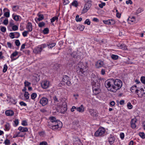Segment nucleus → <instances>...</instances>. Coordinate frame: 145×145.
<instances>
[{
	"label": "nucleus",
	"instance_id": "1",
	"mask_svg": "<svg viewBox=\"0 0 145 145\" xmlns=\"http://www.w3.org/2000/svg\"><path fill=\"white\" fill-rule=\"evenodd\" d=\"M76 69L77 73L82 76H84L86 74L88 68L85 64L80 62L76 66Z\"/></svg>",
	"mask_w": 145,
	"mask_h": 145
},
{
	"label": "nucleus",
	"instance_id": "2",
	"mask_svg": "<svg viewBox=\"0 0 145 145\" xmlns=\"http://www.w3.org/2000/svg\"><path fill=\"white\" fill-rule=\"evenodd\" d=\"M114 83V79H108L105 81V86L108 90L115 92Z\"/></svg>",
	"mask_w": 145,
	"mask_h": 145
},
{
	"label": "nucleus",
	"instance_id": "3",
	"mask_svg": "<svg viewBox=\"0 0 145 145\" xmlns=\"http://www.w3.org/2000/svg\"><path fill=\"white\" fill-rule=\"evenodd\" d=\"M62 126V123L59 120L50 126V127L54 130H59L61 129Z\"/></svg>",
	"mask_w": 145,
	"mask_h": 145
},
{
	"label": "nucleus",
	"instance_id": "4",
	"mask_svg": "<svg viewBox=\"0 0 145 145\" xmlns=\"http://www.w3.org/2000/svg\"><path fill=\"white\" fill-rule=\"evenodd\" d=\"M53 99L56 105H57L59 106H61L62 108L63 107L65 111L67 110V105L65 102H60L59 103V101L58 100L56 96H54L53 97Z\"/></svg>",
	"mask_w": 145,
	"mask_h": 145
},
{
	"label": "nucleus",
	"instance_id": "5",
	"mask_svg": "<svg viewBox=\"0 0 145 145\" xmlns=\"http://www.w3.org/2000/svg\"><path fill=\"white\" fill-rule=\"evenodd\" d=\"M114 81L115 92L117 90H118L121 88L122 85V82L121 80L118 79H116L115 80H114Z\"/></svg>",
	"mask_w": 145,
	"mask_h": 145
},
{
	"label": "nucleus",
	"instance_id": "6",
	"mask_svg": "<svg viewBox=\"0 0 145 145\" xmlns=\"http://www.w3.org/2000/svg\"><path fill=\"white\" fill-rule=\"evenodd\" d=\"M61 84L63 85H65L66 84L68 86H71V83L70 81V78L69 77L66 75L64 76L62 80Z\"/></svg>",
	"mask_w": 145,
	"mask_h": 145
},
{
	"label": "nucleus",
	"instance_id": "7",
	"mask_svg": "<svg viewBox=\"0 0 145 145\" xmlns=\"http://www.w3.org/2000/svg\"><path fill=\"white\" fill-rule=\"evenodd\" d=\"M105 129L104 128H99L98 130L95 132L94 136L96 137L101 136L105 133Z\"/></svg>",
	"mask_w": 145,
	"mask_h": 145
},
{
	"label": "nucleus",
	"instance_id": "8",
	"mask_svg": "<svg viewBox=\"0 0 145 145\" xmlns=\"http://www.w3.org/2000/svg\"><path fill=\"white\" fill-rule=\"evenodd\" d=\"M41 84L42 88L44 89H47L51 85V82L47 80L43 81Z\"/></svg>",
	"mask_w": 145,
	"mask_h": 145
},
{
	"label": "nucleus",
	"instance_id": "9",
	"mask_svg": "<svg viewBox=\"0 0 145 145\" xmlns=\"http://www.w3.org/2000/svg\"><path fill=\"white\" fill-rule=\"evenodd\" d=\"M136 94L138 95L139 97L141 98L143 97H144L145 96V90L143 88H139V89Z\"/></svg>",
	"mask_w": 145,
	"mask_h": 145
},
{
	"label": "nucleus",
	"instance_id": "10",
	"mask_svg": "<svg viewBox=\"0 0 145 145\" xmlns=\"http://www.w3.org/2000/svg\"><path fill=\"white\" fill-rule=\"evenodd\" d=\"M95 85L93 86L92 89L93 92L96 94L100 91V84L98 83H95Z\"/></svg>",
	"mask_w": 145,
	"mask_h": 145
},
{
	"label": "nucleus",
	"instance_id": "11",
	"mask_svg": "<svg viewBox=\"0 0 145 145\" xmlns=\"http://www.w3.org/2000/svg\"><path fill=\"white\" fill-rule=\"evenodd\" d=\"M82 53L77 50L76 52H74L72 53L71 55L73 57L76 58H80L82 55Z\"/></svg>",
	"mask_w": 145,
	"mask_h": 145
},
{
	"label": "nucleus",
	"instance_id": "12",
	"mask_svg": "<svg viewBox=\"0 0 145 145\" xmlns=\"http://www.w3.org/2000/svg\"><path fill=\"white\" fill-rule=\"evenodd\" d=\"M91 3H86L84 5L83 10L82 13H84L87 12L91 7Z\"/></svg>",
	"mask_w": 145,
	"mask_h": 145
},
{
	"label": "nucleus",
	"instance_id": "13",
	"mask_svg": "<svg viewBox=\"0 0 145 145\" xmlns=\"http://www.w3.org/2000/svg\"><path fill=\"white\" fill-rule=\"evenodd\" d=\"M88 111L90 115L93 117H95L98 116V113L96 110L93 109H89Z\"/></svg>",
	"mask_w": 145,
	"mask_h": 145
},
{
	"label": "nucleus",
	"instance_id": "14",
	"mask_svg": "<svg viewBox=\"0 0 145 145\" xmlns=\"http://www.w3.org/2000/svg\"><path fill=\"white\" fill-rule=\"evenodd\" d=\"M103 22L105 24L108 25H114L115 23V21L113 19L103 20Z\"/></svg>",
	"mask_w": 145,
	"mask_h": 145
},
{
	"label": "nucleus",
	"instance_id": "15",
	"mask_svg": "<svg viewBox=\"0 0 145 145\" xmlns=\"http://www.w3.org/2000/svg\"><path fill=\"white\" fill-rule=\"evenodd\" d=\"M48 100L45 97H43L40 100V103L43 106H44L48 103Z\"/></svg>",
	"mask_w": 145,
	"mask_h": 145
},
{
	"label": "nucleus",
	"instance_id": "16",
	"mask_svg": "<svg viewBox=\"0 0 145 145\" xmlns=\"http://www.w3.org/2000/svg\"><path fill=\"white\" fill-rule=\"evenodd\" d=\"M115 138L113 135L111 134L108 137V141L111 145L114 142Z\"/></svg>",
	"mask_w": 145,
	"mask_h": 145
},
{
	"label": "nucleus",
	"instance_id": "17",
	"mask_svg": "<svg viewBox=\"0 0 145 145\" xmlns=\"http://www.w3.org/2000/svg\"><path fill=\"white\" fill-rule=\"evenodd\" d=\"M139 88L138 86L134 85L131 88L130 90L132 93L136 94L139 89Z\"/></svg>",
	"mask_w": 145,
	"mask_h": 145
},
{
	"label": "nucleus",
	"instance_id": "18",
	"mask_svg": "<svg viewBox=\"0 0 145 145\" xmlns=\"http://www.w3.org/2000/svg\"><path fill=\"white\" fill-rule=\"evenodd\" d=\"M50 121L49 123V126L55 122H56L58 120H56L55 117H51L50 118Z\"/></svg>",
	"mask_w": 145,
	"mask_h": 145
},
{
	"label": "nucleus",
	"instance_id": "19",
	"mask_svg": "<svg viewBox=\"0 0 145 145\" xmlns=\"http://www.w3.org/2000/svg\"><path fill=\"white\" fill-rule=\"evenodd\" d=\"M7 101H10L14 104H15L17 102L16 100L15 99L12 97L10 96L7 97Z\"/></svg>",
	"mask_w": 145,
	"mask_h": 145
},
{
	"label": "nucleus",
	"instance_id": "20",
	"mask_svg": "<svg viewBox=\"0 0 145 145\" xmlns=\"http://www.w3.org/2000/svg\"><path fill=\"white\" fill-rule=\"evenodd\" d=\"M137 120L136 118H134L132 119L131 123V127L133 129L135 128L136 126L135 124V123L137 122Z\"/></svg>",
	"mask_w": 145,
	"mask_h": 145
},
{
	"label": "nucleus",
	"instance_id": "21",
	"mask_svg": "<svg viewBox=\"0 0 145 145\" xmlns=\"http://www.w3.org/2000/svg\"><path fill=\"white\" fill-rule=\"evenodd\" d=\"M104 65L103 61L101 60H98L97 61L95 64L96 67L97 68H99L103 67Z\"/></svg>",
	"mask_w": 145,
	"mask_h": 145
},
{
	"label": "nucleus",
	"instance_id": "22",
	"mask_svg": "<svg viewBox=\"0 0 145 145\" xmlns=\"http://www.w3.org/2000/svg\"><path fill=\"white\" fill-rule=\"evenodd\" d=\"M76 110L77 111L82 113L85 110V108L83 105H81L80 106L76 108Z\"/></svg>",
	"mask_w": 145,
	"mask_h": 145
},
{
	"label": "nucleus",
	"instance_id": "23",
	"mask_svg": "<svg viewBox=\"0 0 145 145\" xmlns=\"http://www.w3.org/2000/svg\"><path fill=\"white\" fill-rule=\"evenodd\" d=\"M91 77L92 78V80L93 81L94 83H97V80L99 79L97 76L95 75L94 74H92L91 75Z\"/></svg>",
	"mask_w": 145,
	"mask_h": 145
},
{
	"label": "nucleus",
	"instance_id": "24",
	"mask_svg": "<svg viewBox=\"0 0 145 145\" xmlns=\"http://www.w3.org/2000/svg\"><path fill=\"white\" fill-rule=\"evenodd\" d=\"M18 130L20 132L25 133L28 131V129L27 127H23L22 126L19 127L18 128Z\"/></svg>",
	"mask_w": 145,
	"mask_h": 145
},
{
	"label": "nucleus",
	"instance_id": "25",
	"mask_svg": "<svg viewBox=\"0 0 145 145\" xmlns=\"http://www.w3.org/2000/svg\"><path fill=\"white\" fill-rule=\"evenodd\" d=\"M5 114L7 116H12L14 114V113L12 110H8L5 111Z\"/></svg>",
	"mask_w": 145,
	"mask_h": 145
},
{
	"label": "nucleus",
	"instance_id": "26",
	"mask_svg": "<svg viewBox=\"0 0 145 145\" xmlns=\"http://www.w3.org/2000/svg\"><path fill=\"white\" fill-rule=\"evenodd\" d=\"M41 51V49H40L39 46L35 48L33 50V52L36 54L40 53Z\"/></svg>",
	"mask_w": 145,
	"mask_h": 145
},
{
	"label": "nucleus",
	"instance_id": "27",
	"mask_svg": "<svg viewBox=\"0 0 145 145\" xmlns=\"http://www.w3.org/2000/svg\"><path fill=\"white\" fill-rule=\"evenodd\" d=\"M18 52L17 51H15L10 56V57L11 59V61H14L16 59L14 57L16 56L18 54Z\"/></svg>",
	"mask_w": 145,
	"mask_h": 145
},
{
	"label": "nucleus",
	"instance_id": "28",
	"mask_svg": "<svg viewBox=\"0 0 145 145\" xmlns=\"http://www.w3.org/2000/svg\"><path fill=\"white\" fill-rule=\"evenodd\" d=\"M26 28L29 31H31L32 30V26L31 23L29 22L27 23Z\"/></svg>",
	"mask_w": 145,
	"mask_h": 145
},
{
	"label": "nucleus",
	"instance_id": "29",
	"mask_svg": "<svg viewBox=\"0 0 145 145\" xmlns=\"http://www.w3.org/2000/svg\"><path fill=\"white\" fill-rule=\"evenodd\" d=\"M29 94L28 92H25L24 93V96L25 100H28L29 98Z\"/></svg>",
	"mask_w": 145,
	"mask_h": 145
},
{
	"label": "nucleus",
	"instance_id": "30",
	"mask_svg": "<svg viewBox=\"0 0 145 145\" xmlns=\"http://www.w3.org/2000/svg\"><path fill=\"white\" fill-rule=\"evenodd\" d=\"M37 16H38V18H37V19L39 21L42 20L44 18V17L43 15L40 14V13L38 14ZM37 19V18H35V20H36Z\"/></svg>",
	"mask_w": 145,
	"mask_h": 145
},
{
	"label": "nucleus",
	"instance_id": "31",
	"mask_svg": "<svg viewBox=\"0 0 145 145\" xmlns=\"http://www.w3.org/2000/svg\"><path fill=\"white\" fill-rule=\"evenodd\" d=\"M5 130L6 131H8L10 128V125L9 123H7L4 125Z\"/></svg>",
	"mask_w": 145,
	"mask_h": 145
},
{
	"label": "nucleus",
	"instance_id": "32",
	"mask_svg": "<svg viewBox=\"0 0 145 145\" xmlns=\"http://www.w3.org/2000/svg\"><path fill=\"white\" fill-rule=\"evenodd\" d=\"M12 17L13 19L16 21H19L21 20V17L19 15L14 16V15L13 14Z\"/></svg>",
	"mask_w": 145,
	"mask_h": 145
},
{
	"label": "nucleus",
	"instance_id": "33",
	"mask_svg": "<svg viewBox=\"0 0 145 145\" xmlns=\"http://www.w3.org/2000/svg\"><path fill=\"white\" fill-rule=\"evenodd\" d=\"M56 43L55 42L50 43L47 44L49 48H52L55 46Z\"/></svg>",
	"mask_w": 145,
	"mask_h": 145
},
{
	"label": "nucleus",
	"instance_id": "34",
	"mask_svg": "<svg viewBox=\"0 0 145 145\" xmlns=\"http://www.w3.org/2000/svg\"><path fill=\"white\" fill-rule=\"evenodd\" d=\"M129 22H135L136 20L135 17L134 16L129 17L128 19Z\"/></svg>",
	"mask_w": 145,
	"mask_h": 145
},
{
	"label": "nucleus",
	"instance_id": "35",
	"mask_svg": "<svg viewBox=\"0 0 145 145\" xmlns=\"http://www.w3.org/2000/svg\"><path fill=\"white\" fill-rule=\"evenodd\" d=\"M143 11V10L142 9V8L139 7V8L137 10H136L135 12V14H139L142 12Z\"/></svg>",
	"mask_w": 145,
	"mask_h": 145
},
{
	"label": "nucleus",
	"instance_id": "36",
	"mask_svg": "<svg viewBox=\"0 0 145 145\" xmlns=\"http://www.w3.org/2000/svg\"><path fill=\"white\" fill-rule=\"evenodd\" d=\"M37 96V94L35 93H33L31 95V98L33 100H34Z\"/></svg>",
	"mask_w": 145,
	"mask_h": 145
},
{
	"label": "nucleus",
	"instance_id": "37",
	"mask_svg": "<svg viewBox=\"0 0 145 145\" xmlns=\"http://www.w3.org/2000/svg\"><path fill=\"white\" fill-rule=\"evenodd\" d=\"M120 48L124 50H125L127 49V47L124 44H121L120 46Z\"/></svg>",
	"mask_w": 145,
	"mask_h": 145
},
{
	"label": "nucleus",
	"instance_id": "38",
	"mask_svg": "<svg viewBox=\"0 0 145 145\" xmlns=\"http://www.w3.org/2000/svg\"><path fill=\"white\" fill-rule=\"evenodd\" d=\"M82 18H79V15H77L76 16L75 20L77 22H80L82 20Z\"/></svg>",
	"mask_w": 145,
	"mask_h": 145
},
{
	"label": "nucleus",
	"instance_id": "39",
	"mask_svg": "<svg viewBox=\"0 0 145 145\" xmlns=\"http://www.w3.org/2000/svg\"><path fill=\"white\" fill-rule=\"evenodd\" d=\"M21 124L23 126H27L28 125L27 121L26 120H23L22 121Z\"/></svg>",
	"mask_w": 145,
	"mask_h": 145
},
{
	"label": "nucleus",
	"instance_id": "40",
	"mask_svg": "<svg viewBox=\"0 0 145 145\" xmlns=\"http://www.w3.org/2000/svg\"><path fill=\"white\" fill-rule=\"evenodd\" d=\"M39 47L40 49H41V50H42L44 48H46L47 46V44L46 45V44H43L41 45L40 46H39Z\"/></svg>",
	"mask_w": 145,
	"mask_h": 145
},
{
	"label": "nucleus",
	"instance_id": "41",
	"mask_svg": "<svg viewBox=\"0 0 145 145\" xmlns=\"http://www.w3.org/2000/svg\"><path fill=\"white\" fill-rule=\"evenodd\" d=\"M24 84L25 86L29 87L31 85V83L25 80L24 82Z\"/></svg>",
	"mask_w": 145,
	"mask_h": 145
},
{
	"label": "nucleus",
	"instance_id": "42",
	"mask_svg": "<svg viewBox=\"0 0 145 145\" xmlns=\"http://www.w3.org/2000/svg\"><path fill=\"white\" fill-rule=\"evenodd\" d=\"M7 69H8L7 66V64H6L4 65L3 68V72H6L7 70Z\"/></svg>",
	"mask_w": 145,
	"mask_h": 145
},
{
	"label": "nucleus",
	"instance_id": "43",
	"mask_svg": "<svg viewBox=\"0 0 145 145\" xmlns=\"http://www.w3.org/2000/svg\"><path fill=\"white\" fill-rule=\"evenodd\" d=\"M111 58L114 60H116L118 59V56L117 55L112 54L111 56Z\"/></svg>",
	"mask_w": 145,
	"mask_h": 145
},
{
	"label": "nucleus",
	"instance_id": "44",
	"mask_svg": "<svg viewBox=\"0 0 145 145\" xmlns=\"http://www.w3.org/2000/svg\"><path fill=\"white\" fill-rule=\"evenodd\" d=\"M140 136L142 138H145V134L143 132H140L139 133Z\"/></svg>",
	"mask_w": 145,
	"mask_h": 145
},
{
	"label": "nucleus",
	"instance_id": "45",
	"mask_svg": "<svg viewBox=\"0 0 145 145\" xmlns=\"http://www.w3.org/2000/svg\"><path fill=\"white\" fill-rule=\"evenodd\" d=\"M14 126H17L19 124V120L18 119H16L14 121Z\"/></svg>",
	"mask_w": 145,
	"mask_h": 145
},
{
	"label": "nucleus",
	"instance_id": "46",
	"mask_svg": "<svg viewBox=\"0 0 145 145\" xmlns=\"http://www.w3.org/2000/svg\"><path fill=\"white\" fill-rule=\"evenodd\" d=\"M72 6L76 7L78 5V3L77 1H74L72 3Z\"/></svg>",
	"mask_w": 145,
	"mask_h": 145
},
{
	"label": "nucleus",
	"instance_id": "47",
	"mask_svg": "<svg viewBox=\"0 0 145 145\" xmlns=\"http://www.w3.org/2000/svg\"><path fill=\"white\" fill-rule=\"evenodd\" d=\"M58 18L56 16H55L52 18L51 19V22H54L56 20H57Z\"/></svg>",
	"mask_w": 145,
	"mask_h": 145
},
{
	"label": "nucleus",
	"instance_id": "48",
	"mask_svg": "<svg viewBox=\"0 0 145 145\" xmlns=\"http://www.w3.org/2000/svg\"><path fill=\"white\" fill-rule=\"evenodd\" d=\"M4 142L5 145H10V140L7 139L5 140Z\"/></svg>",
	"mask_w": 145,
	"mask_h": 145
},
{
	"label": "nucleus",
	"instance_id": "49",
	"mask_svg": "<svg viewBox=\"0 0 145 145\" xmlns=\"http://www.w3.org/2000/svg\"><path fill=\"white\" fill-rule=\"evenodd\" d=\"M14 34L15 38H18L20 36L19 33L18 32H14Z\"/></svg>",
	"mask_w": 145,
	"mask_h": 145
},
{
	"label": "nucleus",
	"instance_id": "50",
	"mask_svg": "<svg viewBox=\"0 0 145 145\" xmlns=\"http://www.w3.org/2000/svg\"><path fill=\"white\" fill-rule=\"evenodd\" d=\"M49 29L48 28H45L43 31V33L44 34H46L48 33Z\"/></svg>",
	"mask_w": 145,
	"mask_h": 145
},
{
	"label": "nucleus",
	"instance_id": "51",
	"mask_svg": "<svg viewBox=\"0 0 145 145\" xmlns=\"http://www.w3.org/2000/svg\"><path fill=\"white\" fill-rule=\"evenodd\" d=\"M19 104L22 106H27V104L22 101L20 102L19 103Z\"/></svg>",
	"mask_w": 145,
	"mask_h": 145
},
{
	"label": "nucleus",
	"instance_id": "52",
	"mask_svg": "<svg viewBox=\"0 0 145 145\" xmlns=\"http://www.w3.org/2000/svg\"><path fill=\"white\" fill-rule=\"evenodd\" d=\"M1 30L3 32H5L6 31V28L5 27L1 26Z\"/></svg>",
	"mask_w": 145,
	"mask_h": 145
},
{
	"label": "nucleus",
	"instance_id": "53",
	"mask_svg": "<svg viewBox=\"0 0 145 145\" xmlns=\"http://www.w3.org/2000/svg\"><path fill=\"white\" fill-rule=\"evenodd\" d=\"M4 15L6 17H9L10 16L9 11L8 10L7 12H5L4 14Z\"/></svg>",
	"mask_w": 145,
	"mask_h": 145
},
{
	"label": "nucleus",
	"instance_id": "54",
	"mask_svg": "<svg viewBox=\"0 0 145 145\" xmlns=\"http://www.w3.org/2000/svg\"><path fill=\"white\" fill-rule=\"evenodd\" d=\"M15 43L17 46H19L20 44V42L19 40H16L15 42Z\"/></svg>",
	"mask_w": 145,
	"mask_h": 145
},
{
	"label": "nucleus",
	"instance_id": "55",
	"mask_svg": "<svg viewBox=\"0 0 145 145\" xmlns=\"http://www.w3.org/2000/svg\"><path fill=\"white\" fill-rule=\"evenodd\" d=\"M91 22L89 19H87L84 22V23L88 25H89L90 24Z\"/></svg>",
	"mask_w": 145,
	"mask_h": 145
},
{
	"label": "nucleus",
	"instance_id": "56",
	"mask_svg": "<svg viewBox=\"0 0 145 145\" xmlns=\"http://www.w3.org/2000/svg\"><path fill=\"white\" fill-rule=\"evenodd\" d=\"M105 4H106L105 3L102 2L101 4H99V7L102 8L104 6H105Z\"/></svg>",
	"mask_w": 145,
	"mask_h": 145
},
{
	"label": "nucleus",
	"instance_id": "57",
	"mask_svg": "<svg viewBox=\"0 0 145 145\" xmlns=\"http://www.w3.org/2000/svg\"><path fill=\"white\" fill-rule=\"evenodd\" d=\"M45 25V23L43 22H40L39 24V27H41L44 26Z\"/></svg>",
	"mask_w": 145,
	"mask_h": 145
},
{
	"label": "nucleus",
	"instance_id": "58",
	"mask_svg": "<svg viewBox=\"0 0 145 145\" xmlns=\"http://www.w3.org/2000/svg\"><path fill=\"white\" fill-rule=\"evenodd\" d=\"M12 29L13 31H16L18 29V27L16 25H14L12 26Z\"/></svg>",
	"mask_w": 145,
	"mask_h": 145
},
{
	"label": "nucleus",
	"instance_id": "59",
	"mask_svg": "<svg viewBox=\"0 0 145 145\" xmlns=\"http://www.w3.org/2000/svg\"><path fill=\"white\" fill-rule=\"evenodd\" d=\"M10 37L12 39H13L15 38L14 32L10 33Z\"/></svg>",
	"mask_w": 145,
	"mask_h": 145
},
{
	"label": "nucleus",
	"instance_id": "60",
	"mask_svg": "<svg viewBox=\"0 0 145 145\" xmlns=\"http://www.w3.org/2000/svg\"><path fill=\"white\" fill-rule=\"evenodd\" d=\"M140 80L143 83L145 84V77H141L140 78Z\"/></svg>",
	"mask_w": 145,
	"mask_h": 145
},
{
	"label": "nucleus",
	"instance_id": "61",
	"mask_svg": "<svg viewBox=\"0 0 145 145\" xmlns=\"http://www.w3.org/2000/svg\"><path fill=\"white\" fill-rule=\"evenodd\" d=\"M127 107L129 109H131L133 107V106L132 105H131V103L129 102L127 104Z\"/></svg>",
	"mask_w": 145,
	"mask_h": 145
},
{
	"label": "nucleus",
	"instance_id": "62",
	"mask_svg": "<svg viewBox=\"0 0 145 145\" xmlns=\"http://www.w3.org/2000/svg\"><path fill=\"white\" fill-rule=\"evenodd\" d=\"M28 31H25L22 33V35L24 37H26L28 33Z\"/></svg>",
	"mask_w": 145,
	"mask_h": 145
},
{
	"label": "nucleus",
	"instance_id": "63",
	"mask_svg": "<svg viewBox=\"0 0 145 145\" xmlns=\"http://www.w3.org/2000/svg\"><path fill=\"white\" fill-rule=\"evenodd\" d=\"M135 82L137 83L136 86H139L140 85V84H141V83L140 82V81L138 80H135Z\"/></svg>",
	"mask_w": 145,
	"mask_h": 145
},
{
	"label": "nucleus",
	"instance_id": "64",
	"mask_svg": "<svg viewBox=\"0 0 145 145\" xmlns=\"http://www.w3.org/2000/svg\"><path fill=\"white\" fill-rule=\"evenodd\" d=\"M47 143L46 142L44 141L40 142L39 145H47Z\"/></svg>",
	"mask_w": 145,
	"mask_h": 145
}]
</instances>
